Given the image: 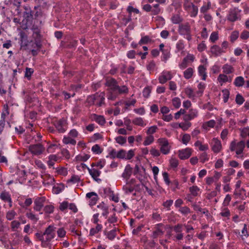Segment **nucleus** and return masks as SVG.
<instances>
[{
  "label": "nucleus",
  "mask_w": 249,
  "mask_h": 249,
  "mask_svg": "<svg viewBox=\"0 0 249 249\" xmlns=\"http://www.w3.org/2000/svg\"><path fill=\"white\" fill-rule=\"evenodd\" d=\"M245 146V142L243 141H241L237 143H236L235 141H232L230 144V149L231 151L236 149V154L240 155L242 153Z\"/></svg>",
  "instance_id": "nucleus-2"
},
{
  "label": "nucleus",
  "mask_w": 249,
  "mask_h": 249,
  "mask_svg": "<svg viewBox=\"0 0 249 249\" xmlns=\"http://www.w3.org/2000/svg\"><path fill=\"white\" fill-rule=\"evenodd\" d=\"M178 32L180 35L183 36L191 32V27L189 23L180 24L178 27Z\"/></svg>",
  "instance_id": "nucleus-9"
},
{
  "label": "nucleus",
  "mask_w": 249,
  "mask_h": 249,
  "mask_svg": "<svg viewBox=\"0 0 249 249\" xmlns=\"http://www.w3.org/2000/svg\"><path fill=\"white\" fill-rule=\"evenodd\" d=\"M158 142L160 146V151L164 155L168 154L170 151L171 146L166 138H160Z\"/></svg>",
  "instance_id": "nucleus-1"
},
{
  "label": "nucleus",
  "mask_w": 249,
  "mask_h": 249,
  "mask_svg": "<svg viewBox=\"0 0 249 249\" xmlns=\"http://www.w3.org/2000/svg\"><path fill=\"white\" fill-rule=\"evenodd\" d=\"M116 228L110 231L107 233V238L110 240H113L115 238V237L116 236Z\"/></svg>",
  "instance_id": "nucleus-33"
},
{
  "label": "nucleus",
  "mask_w": 249,
  "mask_h": 249,
  "mask_svg": "<svg viewBox=\"0 0 249 249\" xmlns=\"http://www.w3.org/2000/svg\"><path fill=\"white\" fill-rule=\"evenodd\" d=\"M249 37V32L246 30L243 31L240 35V38L243 40H246Z\"/></svg>",
  "instance_id": "nucleus-64"
},
{
  "label": "nucleus",
  "mask_w": 249,
  "mask_h": 249,
  "mask_svg": "<svg viewBox=\"0 0 249 249\" xmlns=\"http://www.w3.org/2000/svg\"><path fill=\"white\" fill-rule=\"evenodd\" d=\"M116 91L120 94H127L128 92V89L125 86H123L122 87L118 85V88L116 89Z\"/></svg>",
  "instance_id": "nucleus-30"
},
{
  "label": "nucleus",
  "mask_w": 249,
  "mask_h": 249,
  "mask_svg": "<svg viewBox=\"0 0 249 249\" xmlns=\"http://www.w3.org/2000/svg\"><path fill=\"white\" fill-rule=\"evenodd\" d=\"M160 12V9L159 7V4H156L154 5L152 10V14L153 15H157Z\"/></svg>",
  "instance_id": "nucleus-52"
},
{
  "label": "nucleus",
  "mask_w": 249,
  "mask_h": 249,
  "mask_svg": "<svg viewBox=\"0 0 249 249\" xmlns=\"http://www.w3.org/2000/svg\"><path fill=\"white\" fill-rule=\"evenodd\" d=\"M16 215V213L13 210H11L7 212L6 217L7 220H12L14 218Z\"/></svg>",
  "instance_id": "nucleus-44"
},
{
  "label": "nucleus",
  "mask_w": 249,
  "mask_h": 249,
  "mask_svg": "<svg viewBox=\"0 0 249 249\" xmlns=\"http://www.w3.org/2000/svg\"><path fill=\"white\" fill-rule=\"evenodd\" d=\"M80 181V178L77 176H73L71 178L68 180V183H71L73 184L76 183Z\"/></svg>",
  "instance_id": "nucleus-59"
},
{
  "label": "nucleus",
  "mask_w": 249,
  "mask_h": 249,
  "mask_svg": "<svg viewBox=\"0 0 249 249\" xmlns=\"http://www.w3.org/2000/svg\"><path fill=\"white\" fill-rule=\"evenodd\" d=\"M124 124L126 126L127 130L131 131L132 130V126L131 125V120L127 118H124Z\"/></svg>",
  "instance_id": "nucleus-55"
},
{
  "label": "nucleus",
  "mask_w": 249,
  "mask_h": 249,
  "mask_svg": "<svg viewBox=\"0 0 249 249\" xmlns=\"http://www.w3.org/2000/svg\"><path fill=\"white\" fill-rule=\"evenodd\" d=\"M132 123L137 125L141 126H144L146 124L144 123L142 118L141 117H137L132 120Z\"/></svg>",
  "instance_id": "nucleus-29"
},
{
  "label": "nucleus",
  "mask_w": 249,
  "mask_h": 249,
  "mask_svg": "<svg viewBox=\"0 0 249 249\" xmlns=\"http://www.w3.org/2000/svg\"><path fill=\"white\" fill-rule=\"evenodd\" d=\"M87 169L90 176L92 177L93 179L96 181L99 182L101 181V179L98 178L101 174V171L95 168H89L87 167Z\"/></svg>",
  "instance_id": "nucleus-11"
},
{
  "label": "nucleus",
  "mask_w": 249,
  "mask_h": 249,
  "mask_svg": "<svg viewBox=\"0 0 249 249\" xmlns=\"http://www.w3.org/2000/svg\"><path fill=\"white\" fill-rule=\"evenodd\" d=\"M183 226L182 224H178L173 227V230L177 233H182Z\"/></svg>",
  "instance_id": "nucleus-48"
},
{
  "label": "nucleus",
  "mask_w": 249,
  "mask_h": 249,
  "mask_svg": "<svg viewBox=\"0 0 249 249\" xmlns=\"http://www.w3.org/2000/svg\"><path fill=\"white\" fill-rule=\"evenodd\" d=\"M193 73V68H189L184 71V77L185 79H189L192 77Z\"/></svg>",
  "instance_id": "nucleus-28"
},
{
  "label": "nucleus",
  "mask_w": 249,
  "mask_h": 249,
  "mask_svg": "<svg viewBox=\"0 0 249 249\" xmlns=\"http://www.w3.org/2000/svg\"><path fill=\"white\" fill-rule=\"evenodd\" d=\"M198 70L199 74L200 76H202V79L203 80H205L207 76L206 73L205 71L206 68L204 67V66L200 65L198 67Z\"/></svg>",
  "instance_id": "nucleus-27"
},
{
  "label": "nucleus",
  "mask_w": 249,
  "mask_h": 249,
  "mask_svg": "<svg viewBox=\"0 0 249 249\" xmlns=\"http://www.w3.org/2000/svg\"><path fill=\"white\" fill-rule=\"evenodd\" d=\"M154 137L152 135H149L145 138V139L143 142V144L144 145H150L154 142Z\"/></svg>",
  "instance_id": "nucleus-42"
},
{
  "label": "nucleus",
  "mask_w": 249,
  "mask_h": 249,
  "mask_svg": "<svg viewBox=\"0 0 249 249\" xmlns=\"http://www.w3.org/2000/svg\"><path fill=\"white\" fill-rule=\"evenodd\" d=\"M163 226L162 223H159L155 225V230L153 232L152 237L153 238H156L159 236H160L163 234L164 231L161 229V227Z\"/></svg>",
  "instance_id": "nucleus-14"
},
{
  "label": "nucleus",
  "mask_w": 249,
  "mask_h": 249,
  "mask_svg": "<svg viewBox=\"0 0 249 249\" xmlns=\"http://www.w3.org/2000/svg\"><path fill=\"white\" fill-rule=\"evenodd\" d=\"M178 211L183 215L186 216L187 214L191 213V210L187 206L180 207Z\"/></svg>",
  "instance_id": "nucleus-34"
},
{
  "label": "nucleus",
  "mask_w": 249,
  "mask_h": 249,
  "mask_svg": "<svg viewBox=\"0 0 249 249\" xmlns=\"http://www.w3.org/2000/svg\"><path fill=\"white\" fill-rule=\"evenodd\" d=\"M132 172V168L129 165L126 166L124 173L122 174V177L126 180L129 179L131 176Z\"/></svg>",
  "instance_id": "nucleus-19"
},
{
  "label": "nucleus",
  "mask_w": 249,
  "mask_h": 249,
  "mask_svg": "<svg viewBox=\"0 0 249 249\" xmlns=\"http://www.w3.org/2000/svg\"><path fill=\"white\" fill-rule=\"evenodd\" d=\"M54 229L55 228L52 225H50L46 228L44 232V234L46 236L45 241H50L54 237Z\"/></svg>",
  "instance_id": "nucleus-5"
},
{
  "label": "nucleus",
  "mask_w": 249,
  "mask_h": 249,
  "mask_svg": "<svg viewBox=\"0 0 249 249\" xmlns=\"http://www.w3.org/2000/svg\"><path fill=\"white\" fill-rule=\"evenodd\" d=\"M57 235L60 238L65 237L66 232L64 228H61L58 229L57 231Z\"/></svg>",
  "instance_id": "nucleus-61"
},
{
  "label": "nucleus",
  "mask_w": 249,
  "mask_h": 249,
  "mask_svg": "<svg viewBox=\"0 0 249 249\" xmlns=\"http://www.w3.org/2000/svg\"><path fill=\"white\" fill-rule=\"evenodd\" d=\"M198 115V111L196 109H191L189 111V113L184 115L183 120L185 122L191 120L196 117Z\"/></svg>",
  "instance_id": "nucleus-12"
},
{
  "label": "nucleus",
  "mask_w": 249,
  "mask_h": 249,
  "mask_svg": "<svg viewBox=\"0 0 249 249\" xmlns=\"http://www.w3.org/2000/svg\"><path fill=\"white\" fill-rule=\"evenodd\" d=\"M97 211L103 216L107 217L108 214V207L104 202H102L97 206Z\"/></svg>",
  "instance_id": "nucleus-8"
},
{
  "label": "nucleus",
  "mask_w": 249,
  "mask_h": 249,
  "mask_svg": "<svg viewBox=\"0 0 249 249\" xmlns=\"http://www.w3.org/2000/svg\"><path fill=\"white\" fill-rule=\"evenodd\" d=\"M102 229V225L97 224L95 228H93L90 229L89 235L90 236L94 235L95 234L97 233L99 231H101Z\"/></svg>",
  "instance_id": "nucleus-26"
},
{
  "label": "nucleus",
  "mask_w": 249,
  "mask_h": 249,
  "mask_svg": "<svg viewBox=\"0 0 249 249\" xmlns=\"http://www.w3.org/2000/svg\"><path fill=\"white\" fill-rule=\"evenodd\" d=\"M0 198L4 201L9 203L10 206H12V199L10 194L7 192H2L0 195Z\"/></svg>",
  "instance_id": "nucleus-21"
},
{
  "label": "nucleus",
  "mask_w": 249,
  "mask_h": 249,
  "mask_svg": "<svg viewBox=\"0 0 249 249\" xmlns=\"http://www.w3.org/2000/svg\"><path fill=\"white\" fill-rule=\"evenodd\" d=\"M194 4L190 1L189 0H186L183 4L184 8L186 10H191V9L194 6Z\"/></svg>",
  "instance_id": "nucleus-50"
},
{
  "label": "nucleus",
  "mask_w": 249,
  "mask_h": 249,
  "mask_svg": "<svg viewBox=\"0 0 249 249\" xmlns=\"http://www.w3.org/2000/svg\"><path fill=\"white\" fill-rule=\"evenodd\" d=\"M99 94L98 93H96L88 96L87 99V103L89 105L96 104L97 100H98Z\"/></svg>",
  "instance_id": "nucleus-18"
},
{
  "label": "nucleus",
  "mask_w": 249,
  "mask_h": 249,
  "mask_svg": "<svg viewBox=\"0 0 249 249\" xmlns=\"http://www.w3.org/2000/svg\"><path fill=\"white\" fill-rule=\"evenodd\" d=\"M172 22L174 24L179 23L181 21V18L178 15H175L172 17Z\"/></svg>",
  "instance_id": "nucleus-63"
},
{
  "label": "nucleus",
  "mask_w": 249,
  "mask_h": 249,
  "mask_svg": "<svg viewBox=\"0 0 249 249\" xmlns=\"http://www.w3.org/2000/svg\"><path fill=\"white\" fill-rule=\"evenodd\" d=\"M34 71L33 69L27 67L25 72V77L27 78L28 80H30Z\"/></svg>",
  "instance_id": "nucleus-40"
},
{
  "label": "nucleus",
  "mask_w": 249,
  "mask_h": 249,
  "mask_svg": "<svg viewBox=\"0 0 249 249\" xmlns=\"http://www.w3.org/2000/svg\"><path fill=\"white\" fill-rule=\"evenodd\" d=\"M115 140L118 143L121 145L124 144L126 142V138L121 136L117 137Z\"/></svg>",
  "instance_id": "nucleus-54"
},
{
  "label": "nucleus",
  "mask_w": 249,
  "mask_h": 249,
  "mask_svg": "<svg viewBox=\"0 0 249 249\" xmlns=\"http://www.w3.org/2000/svg\"><path fill=\"white\" fill-rule=\"evenodd\" d=\"M222 69L223 72L226 74L232 73L234 70L233 67L228 64L224 65L222 67Z\"/></svg>",
  "instance_id": "nucleus-23"
},
{
  "label": "nucleus",
  "mask_w": 249,
  "mask_h": 249,
  "mask_svg": "<svg viewBox=\"0 0 249 249\" xmlns=\"http://www.w3.org/2000/svg\"><path fill=\"white\" fill-rule=\"evenodd\" d=\"M151 40V39L148 36H144L142 37L141 39L139 42V44H147L149 42H150Z\"/></svg>",
  "instance_id": "nucleus-53"
},
{
  "label": "nucleus",
  "mask_w": 249,
  "mask_h": 249,
  "mask_svg": "<svg viewBox=\"0 0 249 249\" xmlns=\"http://www.w3.org/2000/svg\"><path fill=\"white\" fill-rule=\"evenodd\" d=\"M66 122L64 119L59 120L55 124V126L59 133H64L66 131L65 125Z\"/></svg>",
  "instance_id": "nucleus-16"
},
{
  "label": "nucleus",
  "mask_w": 249,
  "mask_h": 249,
  "mask_svg": "<svg viewBox=\"0 0 249 249\" xmlns=\"http://www.w3.org/2000/svg\"><path fill=\"white\" fill-rule=\"evenodd\" d=\"M241 10L237 8H234L230 10L227 17L228 20L231 22H234L240 19V12Z\"/></svg>",
  "instance_id": "nucleus-3"
},
{
  "label": "nucleus",
  "mask_w": 249,
  "mask_h": 249,
  "mask_svg": "<svg viewBox=\"0 0 249 249\" xmlns=\"http://www.w3.org/2000/svg\"><path fill=\"white\" fill-rule=\"evenodd\" d=\"M104 92H101L100 94H99L98 100H97L96 103V105H97L98 107H101L102 105L104 104Z\"/></svg>",
  "instance_id": "nucleus-32"
},
{
  "label": "nucleus",
  "mask_w": 249,
  "mask_h": 249,
  "mask_svg": "<svg viewBox=\"0 0 249 249\" xmlns=\"http://www.w3.org/2000/svg\"><path fill=\"white\" fill-rule=\"evenodd\" d=\"M191 126V123L190 122L182 123L179 124V127L183 130H187Z\"/></svg>",
  "instance_id": "nucleus-47"
},
{
  "label": "nucleus",
  "mask_w": 249,
  "mask_h": 249,
  "mask_svg": "<svg viewBox=\"0 0 249 249\" xmlns=\"http://www.w3.org/2000/svg\"><path fill=\"white\" fill-rule=\"evenodd\" d=\"M239 33L238 31H234L232 32L231 35V37H230L231 41L232 42H233L235 40H236L238 38V37L239 36Z\"/></svg>",
  "instance_id": "nucleus-57"
},
{
  "label": "nucleus",
  "mask_w": 249,
  "mask_h": 249,
  "mask_svg": "<svg viewBox=\"0 0 249 249\" xmlns=\"http://www.w3.org/2000/svg\"><path fill=\"white\" fill-rule=\"evenodd\" d=\"M86 197L89 198H91V201H97L98 197L96 193L94 192H90L86 194Z\"/></svg>",
  "instance_id": "nucleus-37"
},
{
  "label": "nucleus",
  "mask_w": 249,
  "mask_h": 249,
  "mask_svg": "<svg viewBox=\"0 0 249 249\" xmlns=\"http://www.w3.org/2000/svg\"><path fill=\"white\" fill-rule=\"evenodd\" d=\"M211 3L210 1L204 4L200 8V12L204 14L207 12L211 8Z\"/></svg>",
  "instance_id": "nucleus-39"
},
{
  "label": "nucleus",
  "mask_w": 249,
  "mask_h": 249,
  "mask_svg": "<svg viewBox=\"0 0 249 249\" xmlns=\"http://www.w3.org/2000/svg\"><path fill=\"white\" fill-rule=\"evenodd\" d=\"M212 144L213 151L214 153H219L222 148L220 141L217 138H213Z\"/></svg>",
  "instance_id": "nucleus-13"
},
{
  "label": "nucleus",
  "mask_w": 249,
  "mask_h": 249,
  "mask_svg": "<svg viewBox=\"0 0 249 249\" xmlns=\"http://www.w3.org/2000/svg\"><path fill=\"white\" fill-rule=\"evenodd\" d=\"M172 104L173 106L176 108H178L180 107L181 105V101L179 98L175 97L172 100Z\"/></svg>",
  "instance_id": "nucleus-46"
},
{
  "label": "nucleus",
  "mask_w": 249,
  "mask_h": 249,
  "mask_svg": "<svg viewBox=\"0 0 249 249\" xmlns=\"http://www.w3.org/2000/svg\"><path fill=\"white\" fill-rule=\"evenodd\" d=\"M235 101L237 104L241 105L244 103V99L241 95L238 94L236 96Z\"/></svg>",
  "instance_id": "nucleus-58"
},
{
  "label": "nucleus",
  "mask_w": 249,
  "mask_h": 249,
  "mask_svg": "<svg viewBox=\"0 0 249 249\" xmlns=\"http://www.w3.org/2000/svg\"><path fill=\"white\" fill-rule=\"evenodd\" d=\"M106 86L109 87L112 92H116V89L118 88V83L117 81L112 78H107L106 79Z\"/></svg>",
  "instance_id": "nucleus-6"
},
{
  "label": "nucleus",
  "mask_w": 249,
  "mask_h": 249,
  "mask_svg": "<svg viewBox=\"0 0 249 249\" xmlns=\"http://www.w3.org/2000/svg\"><path fill=\"white\" fill-rule=\"evenodd\" d=\"M158 127L156 125H153L149 127L146 131V133L148 135H152L156 132Z\"/></svg>",
  "instance_id": "nucleus-51"
},
{
  "label": "nucleus",
  "mask_w": 249,
  "mask_h": 249,
  "mask_svg": "<svg viewBox=\"0 0 249 249\" xmlns=\"http://www.w3.org/2000/svg\"><path fill=\"white\" fill-rule=\"evenodd\" d=\"M211 52L213 54L217 56L221 55L222 53L225 52L219 46L216 45H213L211 48Z\"/></svg>",
  "instance_id": "nucleus-17"
},
{
  "label": "nucleus",
  "mask_w": 249,
  "mask_h": 249,
  "mask_svg": "<svg viewBox=\"0 0 249 249\" xmlns=\"http://www.w3.org/2000/svg\"><path fill=\"white\" fill-rule=\"evenodd\" d=\"M172 75L170 72L163 71L159 77V82L161 84L165 83L168 80L171 79Z\"/></svg>",
  "instance_id": "nucleus-10"
},
{
  "label": "nucleus",
  "mask_w": 249,
  "mask_h": 249,
  "mask_svg": "<svg viewBox=\"0 0 249 249\" xmlns=\"http://www.w3.org/2000/svg\"><path fill=\"white\" fill-rule=\"evenodd\" d=\"M161 52L162 53L161 60L166 62L167 59L170 57V49L169 47H166Z\"/></svg>",
  "instance_id": "nucleus-22"
},
{
  "label": "nucleus",
  "mask_w": 249,
  "mask_h": 249,
  "mask_svg": "<svg viewBox=\"0 0 249 249\" xmlns=\"http://www.w3.org/2000/svg\"><path fill=\"white\" fill-rule=\"evenodd\" d=\"M24 8L25 10L24 13L27 15L26 17L28 18H33V12L31 11V8L29 6H25Z\"/></svg>",
  "instance_id": "nucleus-45"
},
{
  "label": "nucleus",
  "mask_w": 249,
  "mask_h": 249,
  "mask_svg": "<svg viewBox=\"0 0 249 249\" xmlns=\"http://www.w3.org/2000/svg\"><path fill=\"white\" fill-rule=\"evenodd\" d=\"M45 201V197H37L34 201V209L35 211L39 212L43 207L44 203Z\"/></svg>",
  "instance_id": "nucleus-7"
},
{
  "label": "nucleus",
  "mask_w": 249,
  "mask_h": 249,
  "mask_svg": "<svg viewBox=\"0 0 249 249\" xmlns=\"http://www.w3.org/2000/svg\"><path fill=\"white\" fill-rule=\"evenodd\" d=\"M26 216L29 219L36 222H37L39 219L31 211L27 212L26 213Z\"/></svg>",
  "instance_id": "nucleus-36"
},
{
  "label": "nucleus",
  "mask_w": 249,
  "mask_h": 249,
  "mask_svg": "<svg viewBox=\"0 0 249 249\" xmlns=\"http://www.w3.org/2000/svg\"><path fill=\"white\" fill-rule=\"evenodd\" d=\"M178 156L181 160L188 159L191 155V150L190 148H186L179 151Z\"/></svg>",
  "instance_id": "nucleus-15"
},
{
  "label": "nucleus",
  "mask_w": 249,
  "mask_h": 249,
  "mask_svg": "<svg viewBox=\"0 0 249 249\" xmlns=\"http://www.w3.org/2000/svg\"><path fill=\"white\" fill-rule=\"evenodd\" d=\"M190 140H191L190 135L188 134H185L182 136L181 141L183 144L187 145V144L190 141Z\"/></svg>",
  "instance_id": "nucleus-49"
},
{
  "label": "nucleus",
  "mask_w": 249,
  "mask_h": 249,
  "mask_svg": "<svg viewBox=\"0 0 249 249\" xmlns=\"http://www.w3.org/2000/svg\"><path fill=\"white\" fill-rule=\"evenodd\" d=\"M244 82L245 80L242 76H238L235 78L234 84L236 87H240L243 86Z\"/></svg>",
  "instance_id": "nucleus-25"
},
{
  "label": "nucleus",
  "mask_w": 249,
  "mask_h": 249,
  "mask_svg": "<svg viewBox=\"0 0 249 249\" xmlns=\"http://www.w3.org/2000/svg\"><path fill=\"white\" fill-rule=\"evenodd\" d=\"M93 119L101 125H104L106 122L105 119L103 116H99L94 114L93 116Z\"/></svg>",
  "instance_id": "nucleus-24"
},
{
  "label": "nucleus",
  "mask_w": 249,
  "mask_h": 249,
  "mask_svg": "<svg viewBox=\"0 0 249 249\" xmlns=\"http://www.w3.org/2000/svg\"><path fill=\"white\" fill-rule=\"evenodd\" d=\"M191 17H195L198 13V8L196 6L194 5L191 9Z\"/></svg>",
  "instance_id": "nucleus-60"
},
{
  "label": "nucleus",
  "mask_w": 249,
  "mask_h": 249,
  "mask_svg": "<svg viewBox=\"0 0 249 249\" xmlns=\"http://www.w3.org/2000/svg\"><path fill=\"white\" fill-rule=\"evenodd\" d=\"M54 207L52 205H48L44 207V211L46 214L52 213L54 211Z\"/></svg>",
  "instance_id": "nucleus-38"
},
{
  "label": "nucleus",
  "mask_w": 249,
  "mask_h": 249,
  "mask_svg": "<svg viewBox=\"0 0 249 249\" xmlns=\"http://www.w3.org/2000/svg\"><path fill=\"white\" fill-rule=\"evenodd\" d=\"M217 80L222 85L223 83L227 82H231L232 78L231 77H228L226 74H220L219 75Z\"/></svg>",
  "instance_id": "nucleus-20"
},
{
  "label": "nucleus",
  "mask_w": 249,
  "mask_h": 249,
  "mask_svg": "<svg viewBox=\"0 0 249 249\" xmlns=\"http://www.w3.org/2000/svg\"><path fill=\"white\" fill-rule=\"evenodd\" d=\"M218 39V33L216 32H213L210 37V40L212 42L214 43Z\"/></svg>",
  "instance_id": "nucleus-56"
},
{
  "label": "nucleus",
  "mask_w": 249,
  "mask_h": 249,
  "mask_svg": "<svg viewBox=\"0 0 249 249\" xmlns=\"http://www.w3.org/2000/svg\"><path fill=\"white\" fill-rule=\"evenodd\" d=\"M123 189L126 194L131 193L134 190V188L133 186L127 184L123 186Z\"/></svg>",
  "instance_id": "nucleus-43"
},
{
  "label": "nucleus",
  "mask_w": 249,
  "mask_h": 249,
  "mask_svg": "<svg viewBox=\"0 0 249 249\" xmlns=\"http://www.w3.org/2000/svg\"><path fill=\"white\" fill-rule=\"evenodd\" d=\"M199 190V188L197 186H193L189 188L191 195L194 196H196L198 195Z\"/></svg>",
  "instance_id": "nucleus-35"
},
{
  "label": "nucleus",
  "mask_w": 249,
  "mask_h": 249,
  "mask_svg": "<svg viewBox=\"0 0 249 249\" xmlns=\"http://www.w3.org/2000/svg\"><path fill=\"white\" fill-rule=\"evenodd\" d=\"M90 158V156L88 154L84 155H79L76 157V160L79 161H85Z\"/></svg>",
  "instance_id": "nucleus-41"
},
{
  "label": "nucleus",
  "mask_w": 249,
  "mask_h": 249,
  "mask_svg": "<svg viewBox=\"0 0 249 249\" xmlns=\"http://www.w3.org/2000/svg\"><path fill=\"white\" fill-rule=\"evenodd\" d=\"M185 92L186 94L190 98H193L195 96L193 90L192 89L187 88L185 89Z\"/></svg>",
  "instance_id": "nucleus-62"
},
{
  "label": "nucleus",
  "mask_w": 249,
  "mask_h": 249,
  "mask_svg": "<svg viewBox=\"0 0 249 249\" xmlns=\"http://www.w3.org/2000/svg\"><path fill=\"white\" fill-rule=\"evenodd\" d=\"M63 142L66 144H71L74 145L76 142L75 140L70 138V137L65 136L63 139Z\"/></svg>",
  "instance_id": "nucleus-31"
},
{
  "label": "nucleus",
  "mask_w": 249,
  "mask_h": 249,
  "mask_svg": "<svg viewBox=\"0 0 249 249\" xmlns=\"http://www.w3.org/2000/svg\"><path fill=\"white\" fill-rule=\"evenodd\" d=\"M29 150L34 155H39L44 152L45 148L41 144L36 143L30 145Z\"/></svg>",
  "instance_id": "nucleus-4"
}]
</instances>
